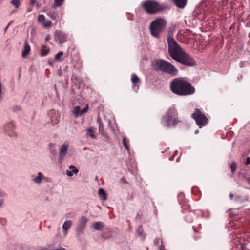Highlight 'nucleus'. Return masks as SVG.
Returning a JSON list of instances; mask_svg holds the SVG:
<instances>
[{
  "instance_id": "nucleus-9",
  "label": "nucleus",
  "mask_w": 250,
  "mask_h": 250,
  "mask_svg": "<svg viewBox=\"0 0 250 250\" xmlns=\"http://www.w3.org/2000/svg\"><path fill=\"white\" fill-rule=\"evenodd\" d=\"M14 125L13 122H10L6 124L4 127V130L10 137H16V133L14 132Z\"/></svg>"
},
{
  "instance_id": "nucleus-1",
  "label": "nucleus",
  "mask_w": 250,
  "mask_h": 250,
  "mask_svg": "<svg viewBox=\"0 0 250 250\" xmlns=\"http://www.w3.org/2000/svg\"><path fill=\"white\" fill-rule=\"evenodd\" d=\"M167 44L168 52L173 60L189 67L195 65V61L183 50L174 39H168Z\"/></svg>"
},
{
  "instance_id": "nucleus-20",
  "label": "nucleus",
  "mask_w": 250,
  "mask_h": 250,
  "mask_svg": "<svg viewBox=\"0 0 250 250\" xmlns=\"http://www.w3.org/2000/svg\"><path fill=\"white\" fill-rule=\"evenodd\" d=\"M48 147L49 148L50 152L52 154L53 156H55L56 155L57 152L55 148V144L52 143H50L48 145Z\"/></svg>"
},
{
  "instance_id": "nucleus-38",
  "label": "nucleus",
  "mask_w": 250,
  "mask_h": 250,
  "mask_svg": "<svg viewBox=\"0 0 250 250\" xmlns=\"http://www.w3.org/2000/svg\"><path fill=\"white\" fill-rule=\"evenodd\" d=\"M36 3V0H30V4L33 6Z\"/></svg>"
},
{
  "instance_id": "nucleus-43",
  "label": "nucleus",
  "mask_w": 250,
  "mask_h": 250,
  "mask_svg": "<svg viewBox=\"0 0 250 250\" xmlns=\"http://www.w3.org/2000/svg\"><path fill=\"white\" fill-rule=\"evenodd\" d=\"M229 197H230V199H231V200H232V199H233V195L232 194H230L229 195Z\"/></svg>"
},
{
  "instance_id": "nucleus-34",
  "label": "nucleus",
  "mask_w": 250,
  "mask_h": 250,
  "mask_svg": "<svg viewBox=\"0 0 250 250\" xmlns=\"http://www.w3.org/2000/svg\"><path fill=\"white\" fill-rule=\"evenodd\" d=\"M173 31L172 30H169L168 32V35H167V41H168V39H174L173 37Z\"/></svg>"
},
{
  "instance_id": "nucleus-21",
  "label": "nucleus",
  "mask_w": 250,
  "mask_h": 250,
  "mask_svg": "<svg viewBox=\"0 0 250 250\" xmlns=\"http://www.w3.org/2000/svg\"><path fill=\"white\" fill-rule=\"evenodd\" d=\"M140 79L139 77L135 74H133L131 76V81L134 87H136V84L139 83Z\"/></svg>"
},
{
  "instance_id": "nucleus-17",
  "label": "nucleus",
  "mask_w": 250,
  "mask_h": 250,
  "mask_svg": "<svg viewBox=\"0 0 250 250\" xmlns=\"http://www.w3.org/2000/svg\"><path fill=\"white\" fill-rule=\"evenodd\" d=\"M45 176L44 175L41 173L39 172L38 173V176L36 177H34L32 179V180L37 184H40L41 183V181L42 179H45Z\"/></svg>"
},
{
  "instance_id": "nucleus-11",
  "label": "nucleus",
  "mask_w": 250,
  "mask_h": 250,
  "mask_svg": "<svg viewBox=\"0 0 250 250\" xmlns=\"http://www.w3.org/2000/svg\"><path fill=\"white\" fill-rule=\"evenodd\" d=\"M87 219L84 216L81 218L79 224L77 227V230L78 231H82L84 229L85 225L87 222Z\"/></svg>"
},
{
  "instance_id": "nucleus-32",
  "label": "nucleus",
  "mask_w": 250,
  "mask_h": 250,
  "mask_svg": "<svg viewBox=\"0 0 250 250\" xmlns=\"http://www.w3.org/2000/svg\"><path fill=\"white\" fill-rule=\"evenodd\" d=\"M45 20V17L43 14L40 15L38 18V21L39 22H43Z\"/></svg>"
},
{
  "instance_id": "nucleus-46",
  "label": "nucleus",
  "mask_w": 250,
  "mask_h": 250,
  "mask_svg": "<svg viewBox=\"0 0 250 250\" xmlns=\"http://www.w3.org/2000/svg\"><path fill=\"white\" fill-rule=\"evenodd\" d=\"M31 11H32L31 9H30L29 8H28V10H27L28 12H31Z\"/></svg>"
},
{
  "instance_id": "nucleus-44",
  "label": "nucleus",
  "mask_w": 250,
  "mask_h": 250,
  "mask_svg": "<svg viewBox=\"0 0 250 250\" xmlns=\"http://www.w3.org/2000/svg\"><path fill=\"white\" fill-rule=\"evenodd\" d=\"M3 201L1 199H0V206L2 204Z\"/></svg>"
},
{
  "instance_id": "nucleus-16",
  "label": "nucleus",
  "mask_w": 250,
  "mask_h": 250,
  "mask_svg": "<svg viewBox=\"0 0 250 250\" xmlns=\"http://www.w3.org/2000/svg\"><path fill=\"white\" fill-rule=\"evenodd\" d=\"M175 4L180 8H184L187 2V0H173Z\"/></svg>"
},
{
  "instance_id": "nucleus-7",
  "label": "nucleus",
  "mask_w": 250,
  "mask_h": 250,
  "mask_svg": "<svg viewBox=\"0 0 250 250\" xmlns=\"http://www.w3.org/2000/svg\"><path fill=\"white\" fill-rule=\"evenodd\" d=\"M192 118L195 120L198 126L201 128L207 124L208 119L200 109L196 108L194 113L192 114Z\"/></svg>"
},
{
  "instance_id": "nucleus-13",
  "label": "nucleus",
  "mask_w": 250,
  "mask_h": 250,
  "mask_svg": "<svg viewBox=\"0 0 250 250\" xmlns=\"http://www.w3.org/2000/svg\"><path fill=\"white\" fill-rule=\"evenodd\" d=\"M31 48L28 42L26 41L24 43V49L22 52V56L23 58H26L30 52Z\"/></svg>"
},
{
  "instance_id": "nucleus-4",
  "label": "nucleus",
  "mask_w": 250,
  "mask_h": 250,
  "mask_svg": "<svg viewBox=\"0 0 250 250\" xmlns=\"http://www.w3.org/2000/svg\"><path fill=\"white\" fill-rule=\"evenodd\" d=\"M163 121L167 127H176L183 123L178 117V113L174 106L169 107L163 118Z\"/></svg>"
},
{
  "instance_id": "nucleus-19",
  "label": "nucleus",
  "mask_w": 250,
  "mask_h": 250,
  "mask_svg": "<svg viewBox=\"0 0 250 250\" xmlns=\"http://www.w3.org/2000/svg\"><path fill=\"white\" fill-rule=\"evenodd\" d=\"M93 227L95 229L101 230L104 227V224L102 222H97L93 224Z\"/></svg>"
},
{
  "instance_id": "nucleus-24",
  "label": "nucleus",
  "mask_w": 250,
  "mask_h": 250,
  "mask_svg": "<svg viewBox=\"0 0 250 250\" xmlns=\"http://www.w3.org/2000/svg\"><path fill=\"white\" fill-rule=\"evenodd\" d=\"M99 194L100 198L103 200H106V194L105 191L103 188H100L99 190Z\"/></svg>"
},
{
  "instance_id": "nucleus-23",
  "label": "nucleus",
  "mask_w": 250,
  "mask_h": 250,
  "mask_svg": "<svg viewBox=\"0 0 250 250\" xmlns=\"http://www.w3.org/2000/svg\"><path fill=\"white\" fill-rule=\"evenodd\" d=\"M48 16L50 17L52 20H56L58 17V14L54 10L49 11L47 14Z\"/></svg>"
},
{
  "instance_id": "nucleus-41",
  "label": "nucleus",
  "mask_w": 250,
  "mask_h": 250,
  "mask_svg": "<svg viewBox=\"0 0 250 250\" xmlns=\"http://www.w3.org/2000/svg\"><path fill=\"white\" fill-rule=\"evenodd\" d=\"M235 23L232 24L231 25V26L230 27L229 29H232L234 28L235 27Z\"/></svg>"
},
{
  "instance_id": "nucleus-5",
  "label": "nucleus",
  "mask_w": 250,
  "mask_h": 250,
  "mask_svg": "<svg viewBox=\"0 0 250 250\" xmlns=\"http://www.w3.org/2000/svg\"><path fill=\"white\" fill-rule=\"evenodd\" d=\"M142 6L145 11L148 14L154 15L162 12L167 7L153 0H147L142 2Z\"/></svg>"
},
{
  "instance_id": "nucleus-42",
  "label": "nucleus",
  "mask_w": 250,
  "mask_h": 250,
  "mask_svg": "<svg viewBox=\"0 0 250 250\" xmlns=\"http://www.w3.org/2000/svg\"><path fill=\"white\" fill-rule=\"evenodd\" d=\"M50 36H46V37L45 38V41H47L49 40H50Z\"/></svg>"
},
{
  "instance_id": "nucleus-8",
  "label": "nucleus",
  "mask_w": 250,
  "mask_h": 250,
  "mask_svg": "<svg viewBox=\"0 0 250 250\" xmlns=\"http://www.w3.org/2000/svg\"><path fill=\"white\" fill-rule=\"evenodd\" d=\"M54 39L55 41L58 42L60 44H62L66 41L67 35L62 31L56 30L54 33Z\"/></svg>"
},
{
  "instance_id": "nucleus-29",
  "label": "nucleus",
  "mask_w": 250,
  "mask_h": 250,
  "mask_svg": "<svg viewBox=\"0 0 250 250\" xmlns=\"http://www.w3.org/2000/svg\"><path fill=\"white\" fill-rule=\"evenodd\" d=\"M87 131L89 132V133L88 134L91 138H96V136L94 135L93 132V129L92 127L88 128L87 129Z\"/></svg>"
},
{
  "instance_id": "nucleus-40",
  "label": "nucleus",
  "mask_w": 250,
  "mask_h": 250,
  "mask_svg": "<svg viewBox=\"0 0 250 250\" xmlns=\"http://www.w3.org/2000/svg\"><path fill=\"white\" fill-rule=\"evenodd\" d=\"M246 180L247 181L248 183L250 184V177L246 178Z\"/></svg>"
},
{
  "instance_id": "nucleus-37",
  "label": "nucleus",
  "mask_w": 250,
  "mask_h": 250,
  "mask_svg": "<svg viewBox=\"0 0 250 250\" xmlns=\"http://www.w3.org/2000/svg\"><path fill=\"white\" fill-rule=\"evenodd\" d=\"M250 164V157H248L246 159V161L245 162L246 165H249Z\"/></svg>"
},
{
  "instance_id": "nucleus-26",
  "label": "nucleus",
  "mask_w": 250,
  "mask_h": 250,
  "mask_svg": "<svg viewBox=\"0 0 250 250\" xmlns=\"http://www.w3.org/2000/svg\"><path fill=\"white\" fill-rule=\"evenodd\" d=\"M73 113L75 115L76 117H77L78 116H81L82 115V114H81V108L78 106H77L74 108Z\"/></svg>"
},
{
  "instance_id": "nucleus-45",
  "label": "nucleus",
  "mask_w": 250,
  "mask_h": 250,
  "mask_svg": "<svg viewBox=\"0 0 250 250\" xmlns=\"http://www.w3.org/2000/svg\"><path fill=\"white\" fill-rule=\"evenodd\" d=\"M10 24V22L8 23V25H7V26H6V27L5 28V31H6V29L8 28V27H9V26Z\"/></svg>"
},
{
  "instance_id": "nucleus-36",
  "label": "nucleus",
  "mask_w": 250,
  "mask_h": 250,
  "mask_svg": "<svg viewBox=\"0 0 250 250\" xmlns=\"http://www.w3.org/2000/svg\"><path fill=\"white\" fill-rule=\"evenodd\" d=\"M88 105H87L86 107H85L83 109L81 110V114H83L88 111Z\"/></svg>"
},
{
  "instance_id": "nucleus-6",
  "label": "nucleus",
  "mask_w": 250,
  "mask_h": 250,
  "mask_svg": "<svg viewBox=\"0 0 250 250\" xmlns=\"http://www.w3.org/2000/svg\"><path fill=\"white\" fill-rule=\"evenodd\" d=\"M166 20L162 18H158L152 21L149 25L151 35L156 38H160V34L164 31L167 26Z\"/></svg>"
},
{
  "instance_id": "nucleus-47",
  "label": "nucleus",
  "mask_w": 250,
  "mask_h": 250,
  "mask_svg": "<svg viewBox=\"0 0 250 250\" xmlns=\"http://www.w3.org/2000/svg\"><path fill=\"white\" fill-rule=\"evenodd\" d=\"M193 229H194L195 232H197V231L196 230V229L194 227H193Z\"/></svg>"
},
{
  "instance_id": "nucleus-3",
  "label": "nucleus",
  "mask_w": 250,
  "mask_h": 250,
  "mask_svg": "<svg viewBox=\"0 0 250 250\" xmlns=\"http://www.w3.org/2000/svg\"><path fill=\"white\" fill-rule=\"evenodd\" d=\"M152 66L155 70L167 73L172 76H176L178 73V70L165 60L156 59L152 62Z\"/></svg>"
},
{
  "instance_id": "nucleus-31",
  "label": "nucleus",
  "mask_w": 250,
  "mask_h": 250,
  "mask_svg": "<svg viewBox=\"0 0 250 250\" xmlns=\"http://www.w3.org/2000/svg\"><path fill=\"white\" fill-rule=\"evenodd\" d=\"M63 53L62 52V51H60L58 53H57L55 56V60L56 61H58L59 60L60 58L63 55Z\"/></svg>"
},
{
  "instance_id": "nucleus-22",
  "label": "nucleus",
  "mask_w": 250,
  "mask_h": 250,
  "mask_svg": "<svg viewBox=\"0 0 250 250\" xmlns=\"http://www.w3.org/2000/svg\"><path fill=\"white\" fill-rule=\"evenodd\" d=\"M129 140L127 139L125 137H124L123 139V144L125 149L129 152Z\"/></svg>"
},
{
  "instance_id": "nucleus-18",
  "label": "nucleus",
  "mask_w": 250,
  "mask_h": 250,
  "mask_svg": "<svg viewBox=\"0 0 250 250\" xmlns=\"http://www.w3.org/2000/svg\"><path fill=\"white\" fill-rule=\"evenodd\" d=\"M72 224V222L70 220L65 221L64 222V223H63V226H62V229L65 234H66L67 231L69 229V228L71 227Z\"/></svg>"
},
{
  "instance_id": "nucleus-35",
  "label": "nucleus",
  "mask_w": 250,
  "mask_h": 250,
  "mask_svg": "<svg viewBox=\"0 0 250 250\" xmlns=\"http://www.w3.org/2000/svg\"><path fill=\"white\" fill-rule=\"evenodd\" d=\"M138 232L139 235H141L143 232V228L142 226H140L138 228Z\"/></svg>"
},
{
  "instance_id": "nucleus-30",
  "label": "nucleus",
  "mask_w": 250,
  "mask_h": 250,
  "mask_svg": "<svg viewBox=\"0 0 250 250\" xmlns=\"http://www.w3.org/2000/svg\"><path fill=\"white\" fill-rule=\"evenodd\" d=\"M64 0H54V3L56 6L60 7L62 5Z\"/></svg>"
},
{
  "instance_id": "nucleus-2",
  "label": "nucleus",
  "mask_w": 250,
  "mask_h": 250,
  "mask_svg": "<svg viewBox=\"0 0 250 250\" xmlns=\"http://www.w3.org/2000/svg\"><path fill=\"white\" fill-rule=\"evenodd\" d=\"M170 88L173 93L180 96L191 95L195 91L191 83L182 78L174 79L170 82Z\"/></svg>"
},
{
  "instance_id": "nucleus-33",
  "label": "nucleus",
  "mask_w": 250,
  "mask_h": 250,
  "mask_svg": "<svg viewBox=\"0 0 250 250\" xmlns=\"http://www.w3.org/2000/svg\"><path fill=\"white\" fill-rule=\"evenodd\" d=\"M52 22L50 21H47L43 22V26L44 27H48L51 26Z\"/></svg>"
},
{
  "instance_id": "nucleus-25",
  "label": "nucleus",
  "mask_w": 250,
  "mask_h": 250,
  "mask_svg": "<svg viewBox=\"0 0 250 250\" xmlns=\"http://www.w3.org/2000/svg\"><path fill=\"white\" fill-rule=\"evenodd\" d=\"M49 52V49L47 48L45 46H42L41 49V55L45 56L47 55Z\"/></svg>"
},
{
  "instance_id": "nucleus-10",
  "label": "nucleus",
  "mask_w": 250,
  "mask_h": 250,
  "mask_svg": "<svg viewBox=\"0 0 250 250\" xmlns=\"http://www.w3.org/2000/svg\"><path fill=\"white\" fill-rule=\"evenodd\" d=\"M49 114L51 115V121L53 125L57 124L60 121V115L58 113H55L54 110H50Z\"/></svg>"
},
{
  "instance_id": "nucleus-39",
  "label": "nucleus",
  "mask_w": 250,
  "mask_h": 250,
  "mask_svg": "<svg viewBox=\"0 0 250 250\" xmlns=\"http://www.w3.org/2000/svg\"><path fill=\"white\" fill-rule=\"evenodd\" d=\"M36 7L37 8H40L41 7V3L40 2H36Z\"/></svg>"
},
{
  "instance_id": "nucleus-15",
  "label": "nucleus",
  "mask_w": 250,
  "mask_h": 250,
  "mask_svg": "<svg viewBox=\"0 0 250 250\" xmlns=\"http://www.w3.org/2000/svg\"><path fill=\"white\" fill-rule=\"evenodd\" d=\"M97 122L99 125V132L102 135H104V125L102 122V119L99 116L97 117Z\"/></svg>"
},
{
  "instance_id": "nucleus-12",
  "label": "nucleus",
  "mask_w": 250,
  "mask_h": 250,
  "mask_svg": "<svg viewBox=\"0 0 250 250\" xmlns=\"http://www.w3.org/2000/svg\"><path fill=\"white\" fill-rule=\"evenodd\" d=\"M68 149V145L64 144L61 147L60 150V158L62 160L65 156Z\"/></svg>"
},
{
  "instance_id": "nucleus-28",
  "label": "nucleus",
  "mask_w": 250,
  "mask_h": 250,
  "mask_svg": "<svg viewBox=\"0 0 250 250\" xmlns=\"http://www.w3.org/2000/svg\"><path fill=\"white\" fill-rule=\"evenodd\" d=\"M10 3L16 8H18L20 5L19 0H12L10 1Z\"/></svg>"
},
{
  "instance_id": "nucleus-14",
  "label": "nucleus",
  "mask_w": 250,
  "mask_h": 250,
  "mask_svg": "<svg viewBox=\"0 0 250 250\" xmlns=\"http://www.w3.org/2000/svg\"><path fill=\"white\" fill-rule=\"evenodd\" d=\"M69 168L70 170L66 171V174L69 177L72 176L73 173L77 174L79 172L78 169L74 166L71 165Z\"/></svg>"
},
{
  "instance_id": "nucleus-27",
  "label": "nucleus",
  "mask_w": 250,
  "mask_h": 250,
  "mask_svg": "<svg viewBox=\"0 0 250 250\" xmlns=\"http://www.w3.org/2000/svg\"><path fill=\"white\" fill-rule=\"evenodd\" d=\"M230 168L231 169V173L232 174H234L235 171L236 170L237 168V164L235 162H232L230 166Z\"/></svg>"
}]
</instances>
